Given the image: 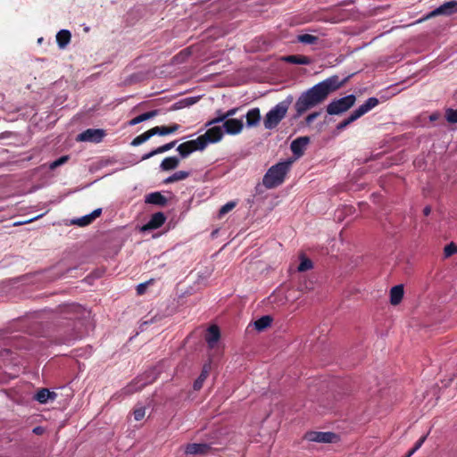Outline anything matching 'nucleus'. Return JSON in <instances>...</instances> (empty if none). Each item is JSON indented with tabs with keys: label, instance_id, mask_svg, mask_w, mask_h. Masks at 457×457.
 Here are the masks:
<instances>
[{
	"label": "nucleus",
	"instance_id": "1",
	"mask_svg": "<svg viewBox=\"0 0 457 457\" xmlns=\"http://www.w3.org/2000/svg\"><path fill=\"white\" fill-rule=\"evenodd\" d=\"M345 81L346 79L340 80L337 75H333L303 91L294 104L295 111L294 118L298 119L307 111L322 104L331 93L340 88Z\"/></svg>",
	"mask_w": 457,
	"mask_h": 457
},
{
	"label": "nucleus",
	"instance_id": "2",
	"mask_svg": "<svg viewBox=\"0 0 457 457\" xmlns=\"http://www.w3.org/2000/svg\"><path fill=\"white\" fill-rule=\"evenodd\" d=\"M293 100V96L289 95L266 113L263 120V125L266 129H273L280 123L286 117Z\"/></svg>",
	"mask_w": 457,
	"mask_h": 457
},
{
	"label": "nucleus",
	"instance_id": "3",
	"mask_svg": "<svg viewBox=\"0 0 457 457\" xmlns=\"http://www.w3.org/2000/svg\"><path fill=\"white\" fill-rule=\"evenodd\" d=\"M291 161L281 162L271 166L262 179V184L266 188H274L281 185L288 172Z\"/></svg>",
	"mask_w": 457,
	"mask_h": 457
},
{
	"label": "nucleus",
	"instance_id": "4",
	"mask_svg": "<svg viewBox=\"0 0 457 457\" xmlns=\"http://www.w3.org/2000/svg\"><path fill=\"white\" fill-rule=\"evenodd\" d=\"M68 322L65 327L62 328H59L60 338L58 339L59 344H70L71 341H74L79 337H81L82 333L78 328V325H80V320H79L77 316L67 318Z\"/></svg>",
	"mask_w": 457,
	"mask_h": 457
},
{
	"label": "nucleus",
	"instance_id": "5",
	"mask_svg": "<svg viewBox=\"0 0 457 457\" xmlns=\"http://www.w3.org/2000/svg\"><path fill=\"white\" fill-rule=\"evenodd\" d=\"M158 376L155 369L146 370L144 374L137 377L130 384L123 388L124 394L132 395L142 390L145 386L154 383Z\"/></svg>",
	"mask_w": 457,
	"mask_h": 457
},
{
	"label": "nucleus",
	"instance_id": "6",
	"mask_svg": "<svg viewBox=\"0 0 457 457\" xmlns=\"http://www.w3.org/2000/svg\"><path fill=\"white\" fill-rule=\"evenodd\" d=\"M355 101L356 96L354 95H348L330 102L327 105L326 111L329 115H339L352 108L354 105Z\"/></svg>",
	"mask_w": 457,
	"mask_h": 457
},
{
	"label": "nucleus",
	"instance_id": "7",
	"mask_svg": "<svg viewBox=\"0 0 457 457\" xmlns=\"http://www.w3.org/2000/svg\"><path fill=\"white\" fill-rule=\"evenodd\" d=\"M457 13V0H452L445 2L439 7L436 8L432 12H428L426 16L420 19L417 22L420 23L424 21H427L430 18L438 16V15H445L450 16L452 14Z\"/></svg>",
	"mask_w": 457,
	"mask_h": 457
},
{
	"label": "nucleus",
	"instance_id": "8",
	"mask_svg": "<svg viewBox=\"0 0 457 457\" xmlns=\"http://www.w3.org/2000/svg\"><path fill=\"white\" fill-rule=\"evenodd\" d=\"M224 136V130L221 126H212L209 128L204 135L198 137L201 143H203L204 148L208 144H214L222 139Z\"/></svg>",
	"mask_w": 457,
	"mask_h": 457
},
{
	"label": "nucleus",
	"instance_id": "9",
	"mask_svg": "<svg viewBox=\"0 0 457 457\" xmlns=\"http://www.w3.org/2000/svg\"><path fill=\"white\" fill-rule=\"evenodd\" d=\"M106 133L100 129H87L77 136L79 142H94L99 143L105 137Z\"/></svg>",
	"mask_w": 457,
	"mask_h": 457
},
{
	"label": "nucleus",
	"instance_id": "10",
	"mask_svg": "<svg viewBox=\"0 0 457 457\" xmlns=\"http://www.w3.org/2000/svg\"><path fill=\"white\" fill-rule=\"evenodd\" d=\"M337 438V435L333 432L309 431L304 435V439L317 443H334Z\"/></svg>",
	"mask_w": 457,
	"mask_h": 457
},
{
	"label": "nucleus",
	"instance_id": "11",
	"mask_svg": "<svg viewBox=\"0 0 457 457\" xmlns=\"http://www.w3.org/2000/svg\"><path fill=\"white\" fill-rule=\"evenodd\" d=\"M204 149L203 143H201L198 137L194 140L184 142L177 147V151L182 158H187L192 153L195 151H203Z\"/></svg>",
	"mask_w": 457,
	"mask_h": 457
},
{
	"label": "nucleus",
	"instance_id": "12",
	"mask_svg": "<svg viewBox=\"0 0 457 457\" xmlns=\"http://www.w3.org/2000/svg\"><path fill=\"white\" fill-rule=\"evenodd\" d=\"M211 445L206 443L202 444H187L185 446L184 452L189 455H207L212 452Z\"/></svg>",
	"mask_w": 457,
	"mask_h": 457
},
{
	"label": "nucleus",
	"instance_id": "13",
	"mask_svg": "<svg viewBox=\"0 0 457 457\" xmlns=\"http://www.w3.org/2000/svg\"><path fill=\"white\" fill-rule=\"evenodd\" d=\"M166 220V216L163 212H158L154 213L149 221L142 227L143 231L153 230L161 228Z\"/></svg>",
	"mask_w": 457,
	"mask_h": 457
},
{
	"label": "nucleus",
	"instance_id": "14",
	"mask_svg": "<svg viewBox=\"0 0 457 457\" xmlns=\"http://www.w3.org/2000/svg\"><path fill=\"white\" fill-rule=\"evenodd\" d=\"M221 127L227 134L237 135L243 130L244 124L242 120L228 119Z\"/></svg>",
	"mask_w": 457,
	"mask_h": 457
},
{
	"label": "nucleus",
	"instance_id": "15",
	"mask_svg": "<svg viewBox=\"0 0 457 457\" xmlns=\"http://www.w3.org/2000/svg\"><path fill=\"white\" fill-rule=\"evenodd\" d=\"M101 214H102V209L97 208L87 215H85L81 218L73 219L71 223L72 225H77L79 227H85V226L91 224Z\"/></svg>",
	"mask_w": 457,
	"mask_h": 457
},
{
	"label": "nucleus",
	"instance_id": "16",
	"mask_svg": "<svg viewBox=\"0 0 457 457\" xmlns=\"http://www.w3.org/2000/svg\"><path fill=\"white\" fill-rule=\"evenodd\" d=\"M309 142L308 137H300L293 140L290 145L292 153L298 157L302 156Z\"/></svg>",
	"mask_w": 457,
	"mask_h": 457
},
{
	"label": "nucleus",
	"instance_id": "17",
	"mask_svg": "<svg viewBox=\"0 0 457 457\" xmlns=\"http://www.w3.org/2000/svg\"><path fill=\"white\" fill-rule=\"evenodd\" d=\"M404 295V289L403 285H396L390 289V303L392 305H398Z\"/></svg>",
	"mask_w": 457,
	"mask_h": 457
},
{
	"label": "nucleus",
	"instance_id": "18",
	"mask_svg": "<svg viewBox=\"0 0 457 457\" xmlns=\"http://www.w3.org/2000/svg\"><path fill=\"white\" fill-rule=\"evenodd\" d=\"M379 104V101L376 97H370L368 98L365 103L361 105H360L355 112L358 113L359 117L361 118L367 112H369L370 110L375 108Z\"/></svg>",
	"mask_w": 457,
	"mask_h": 457
},
{
	"label": "nucleus",
	"instance_id": "19",
	"mask_svg": "<svg viewBox=\"0 0 457 457\" xmlns=\"http://www.w3.org/2000/svg\"><path fill=\"white\" fill-rule=\"evenodd\" d=\"M379 104V101L376 97H370L368 98L365 103L361 105H360L355 112L358 113L359 117L361 118L367 112H369L370 110L375 108Z\"/></svg>",
	"mask_w": 457,
	"mask_h": 457
},
{
	"label": "nucleus",
	"instance_id": "20",
	"mask_svg": "<svg viewBox=\"0 0 457 457\" xmlns=\"http://www.w3.org/2000/svg\"><path fill=\"white\" fill-rule=\"evenodd\" d=\"M379 104V101L376 97H370L368 98L365 103L361 105H360L355 112L358 113L359 117L361 118L367 112H369L370 110L375 108Z\"/></svg>",
	"mask_w": 457,
	"mask_h": 457
},
{
	"label": "nucleus",
	"instance_id": "21",
	"mask_svg": "<svg viewBox=\"0 0 457 457\" xmlns=\"http://www.w3.org/2000/svg\"><path fill=\"white\" fill-rule=\"evenodd\" d=\"M245 118H246V126L247 127H249V128L256 127L257 125H259L260 120H261L260 109L257 107L250 109L247 112Z\"/></svg>",
	"mask_w": 457,
	"mask_h": 457
},
{
	"label": "nucleus",
	"instance_id": "22",
	"mask_svg": "<svg viewBox=\"0 0 457 457\" xmlns=\"http://www.w3.org/2000/svg\"><path fill=\"white\" fill-rule=\"evenodd\" d=\"M145 203L158 206H165L168 203L167 198L160 192H153L145 196Z\"/></svg>",
	"mask_w": 457,
	"mask_h": 457
},
{
	"label": "nucleus",
	"instance_id": "23",
	"mask_svg": "<svg viewBox=\"0 0 457 457\" xmlns=\"http://www.w3.org/2000/svg\"><path fill=\"white\" fill-rule=\"evenodd\" d=\"M220 337V332L216 325L211 326L208 330L207 334L205 336V340L208 343L210 347H213L215 344L219 341Z\"/></svg>",
	"mask_w": 457,
	"mask_h": 457
},
{
	"label": "nucleus",
	"instance_id": "24",
	"mask_svg": "<svg viewBox=\"0 0 457 457\" xmlns=\"http://www.w3.org/2000/svg\"><path fill=\"white\" fill-rule=\"evenodd\" d=\"M210 371H211V363L210 362L204 363L203 366L201 374L194 382L193 387L195 390L198 391L202 388L204 382L209 376Z\"/></svg>",
	"mask_w": 457,
	"mask_h": 457
},
{
	"label": "nucleus",
	"instance_id": "25",
	"mask_svg": "<svg viewBox=\"0 0 457 457\" xmlns=\"http://www.w3.org/2000/svg\"><path fill=\"white\" fill-rule=\"evenodd\" d=\"M180 126L177 123L171 124L170 126H156L152 128L154 136H166L169 134H173L179 129Z\"/></svg>",
	"mask_w": 457,
	"mask_h": 457
},
{
	"label": "nucleus",
	"instance_id": "26",
	"mask_svg": "<svg viewBox=\"0 0 457 457\" xmlns=\"http://www.w3.org/2000/svg\"><path fill=\"white\" fill-rule=\"evenodd\" d=\"M57 395L54 392L49 391L47 388L39 389L34 396V399L40 403H46L48 400H54Z\"/></svg>",
	"mask_w": 457,
	"mask_h": 457
},
{
	"label": "nucleus",
	"instance_id": "27",
	"mask_svg": "<svg viewBox=\"0 0 457 457\" xmlns=\"http://www.w3.org/2000/svg\"><path fill=\"white\" fill-rule=\"evenodd\" d=\"M177 144V140H174V141H171L170 143H167L163 145H161L154 150H152L151 152L144 154L142 156V160H147L156 154H162V153H165V152H168L170 151V149H172Z\"/></svg>",
	"mask_w": 457,
	"mask_h": 457
},
{
	"label": "nucleus",
	"instance_id": "28",
	"mask_svg": "<svg viewBox=\"0 0 457 457\" xmlns=\"http://www.w3.org/2000/svg\"><path fill=\"white\" fill-rule=\"evenodd\" d=\"M160 111L159 110H152L150 112H144L133 119H131L129 121V126H135L137 124H139L143 121H145L149 119H152L155 116H157L159 114Z\"/></svg>",
	"mask_w": 457,
	"mask_h": 457
},
{
	"label": "nucleus",
	"instance_id": "29",
	"mask_svg": "<svg viewBox=\"0 0 457 457\" xmlns=\"http://www.w3.org/2000/svg\"><path fill=\"white\" fill-rule=\"evenodd\" d=\"M283 60L292 64L308 65L311 63V59L308 56L301 54L287 55Z\"/></svg>",
	"mask_w": 457,
	"mask_h": 457
},
{
	"label": "nucleus",
	"instance_id": "30",
	"mask_svg": "<svg viewBox=\"0 0 457 457\" xmlns=\"http://www.w3.org/2000/svg\"><path fill=\"white\" fill-rule=\"evenodd\" d=\"M71 34L67 29H62L56 34V42L60 48H64L70 43Z\"/></svg>",
	"mask_w": 457,
	"mask_h": 457
},
{
	"label": "nucleus",
	"instance_id": "31",
	"mask_svg": "<svg viewBox=\"0 0 457 457\" xmlns=\"http://www.w3.org/2000/svg\"><path fill=\"white\" fill-rule=\"evenodd\" d=\"M179 164V160L176 156L166 157L161 162L160 168L162 170H171L176 169Z\"/></svg>",
	"mask_w": 457,
	"mask_h": 457
},
{
	"label": "nucleus",
	"instance_id": "32",
	"mask_svg": "<svg viewBox=\"0 0 457 457\" xmlns=\"http://www.w3.org/2000/svg\"><path fill=\"white\" fill-rule=\"evenodd\" d=\"M197 102V98L195 97H187L179 100V102L173 104L170 107V111H177L185 107H188Z\"/></svg>",
	"mask_w": 457,
	"mask_h": 457
},
{
	"label": "nucleus",
	"instance_id": "33",
	"mask_svg": "<svg viewBox=\"0 0 457 457\" xmlns=\"http://www.w3.org/2000/svg\"><path fill=\"white\" fill-rule=\"evenodd\" d=\"M272 318L269 315H265L254 321V328L258 331H262L271 325Z\"/></svg>",
	"mask_w": 457,
	"mask_h": 457
},
{
	"label": "nucleus",
	"instance_id": "34",
	"mask_svg": "<svg viewBox=\"0 0 457 457\" xmlns=\"http://www.w3.org/2000/svg\"><path fill=\"white\" fill-rule=\"evenodd\" d=\"M154 136V133H153V129H148L147 131L144 132L143 134L136 137L132 142H131V145L133 146H137V145H140L141 144L145 143V141H147L150 137H152Z\"/></svg>",
	"mask_w": 457,
	"mask_h": 457
},
{
	"label": "nucleus",
	"instance_id": "35",
	"mask_svg": "<svg viewBox=\"0 0 457 457\" xmlns=\"http://www.w3.org/2000/svg\"><path fill=\"white\" fill-rule=\"evenodd\" d=\"M297 40L305 45H314L319 41V37L311 34H302L297 37Z\"/></svg>",
	"mask_w": 457,
	"mask_h": 457
},
{
	"label": "nucleus",
	"instance_id": "36",
	"mask_svg": "<svg viewBox=\"0 0 457 457\" xmlns=\"http://www.w3.org/2000/svg\"><path fill=\"white\" fill-rule=\"evenodd\" d=\"M228 118H227V115H226V112H223L221 110H217L216 111V117L213 118L212 120H209L205 126L206 127H210L212 125H215V124H218V123H220V122H225V120H227Z\"/></svg>",
	"mask_w": 457,
	"mask_h": 457
},
{
	"label": "nucleus",
	"instance_id": "37",
	"mask_svg": "<svg viewBox=\"0 0 457 457\" xmlns=\"http://www.w3.org/2000/svg\"><path fill=\"white\" fill-rule=\"evenodd\" d=\"M69 160V156L68 155H63L60 158H58L57 160L52 162L49 163V169L51 170H55L56 168L60 167L61 165L66 163Z\"/></svg>",
	"mask_w": 457,
	"mask_h": 457
},
{
	"label": "nucleus",
	"instance_id": "38",
	"mask_svg": "<svg viewBox=\"0 0 457 457\" xmlns=\"http://www.w3.org/2000/svg\"><path fill=\"white\" fill-rule=\"evenodd\" d=\"M445 118L449 123H457V109L448 108L445 111Z\"/></svg>",
	"mask_w": 457,
	"mask_h": 457
},
{
	"label": "nucleus",
	"instance_id": "39",
	"mask_svg": "<svg viewBox=\"0 0 457 457\" xmlns=\"http://www.w3.org/2000/svg\"><path fill=\"white\" fill-rule=\"evenodd\" d=\"M312 268V262L308 258H302L298 266V270L303 272Z\"/></svg>",
	"mask_w": 457,
	"mask_h": 457
},
{
	"label": "nucleus",
	"instance_id": "40",
	"mask_svg": "<svg viewBox=\"0 0 457 457\" xmlns=\"http://www.w3.org/2000/svg\"><path fill=\"white\" fill-rule=\"evenodd\" d=\"M456 253H457V245L453 242L446 245L444 249V254L445 257H450Z\"/></svg>",
	"mask_w": 457,
	"mask_h": 457
},
{
	"label": "nucleus",
	"instance_id": "41",
	"mask_svg": "<svg viewBox=\"0 0 457 457\" xmlns=\"http://www.w3.org/2000/svg\"><path fill=\"white\" fill-rule=\"evenodd\" d=\"M236 206V203L235 202H228L226 204H224L219 211V216L220 217H222L223 215H225L226 213H228V212H230L231 210H233Z\"/></svg>",
	"mask_w": 457,
	"mask_h": 457
},
{
	"label": "nucleus",
	"instance_id": "42",
	"mask_svg": "<svg viewBox=\"0 0 457 457\" xmlns=\"http://www.w3.org/2000/svg\"><path fill=\"white\" fill-rule=\"evenodd\" d=\"M427 439V436H421L414 445V446L408 452V456H411L416 451H418Z\"/></svg>",
	"mask_w": 457,
	"mask_h": 457
},
{
	"label": "nucleus",
	"instance_id": "43",
	"mask_svg": "<svg viewBox=\"0 0 457 457\" xmlns=\"http://www.w3.org/2000/svg\"><path fill=\"white\" fill-rule=\"evenodd\" d=\"M133 414H134V419L136 420H141L145 415V408L143 406L137 407L134 410Z\"/></svg>",
	"mask_w": 457,
	"mask_h": 457
},
{
	"label": "nucleus",
	"instance_id": "44",
	"mask_svg": "<svg viewBox=\"0 0 457 457\" xmlns=\"http://www.w3.org/2000/svg\"><path fill=\"white\" fill-rule=\"evenodd\" d=\"M189 175L190 173L185 170H179L172 174L175 182L186 179L189 177Z\"/></svg>",
	"mask_w": 457,
	"mask_h": 457
},
{
	"label": "nucleus",
	"instance_id": "45",
	"mask_svg": "<svg viewBox=\"0 0 457 457\" xmlns=\"http://www.w3.org/2000/svg\"><path fill=\"white\" fill-rule=\"evenodd\" d=\"M154 279H150L145 283H141L137 287V293L138 295H142L145 293L149 285L153 283Z\"/></svg>",
	"mask_w": 457,
	"mask_h": 457
},
{
	"label": "nucleus",
	"instance_id": "46",
	"mask_svg": "<svg viewBox=\"0 0 457 457\" xmlns=\"http://www.w3.org/2000/svg\"><path fill=\"white\" fill-rule=\"evenodd\" d=\"M320 115V112H313L308 114L305 118V123L311 125Z\"/></svg>",
	"mask_w": 457,
	"mask_h": 457
},
{
	"label": "nucleus",
	"instance_id": "47",
	"mask_svg": "<svg viewBox=\"0 0 457 457\" xmlns=\"http://www.w3.org/2000/svg\"><path fill=\"white\" fill-rule=\"evenodd\" d=\"M360 117L358 115V113L355 112V110L350 114V116L348 118L345 119L346 122L350 125L351 123H353V121H355L356 120H358Z\"/></svg>",
	"mask_w": 457,
	"mask_h": 457
},
{
	"label": "nucleus",
	"instance_id": "48",
	"mask_svg": "<svg viewBox=\"0 0 457 457\" xmlns=\"http://www.w3.org/2000/svg\"><path fill=\"white\" fill-rule=\"evenodd\" d=\"M360 117L358 115V113L355 112V110L350 114V116L348 118L345 119L346 122L350 125L351 123H353V121H355L356 120H358Z\"/></svg>",
	"mask_w": 457,
	"mask_h": 457
},
{
	"label": "nucleus",
	"instance_id": "49",
	"mask_svg": "<svg viewBox=\"0 0 457 457\" xmlns=\"http://www.w3.org/2000/svg\"><path fill=\"white\" fill-rule=\"evenodd\" d=\"M80 310V306H78V305H71V306H68L66 309H65V312L67 314H70V313H76L78 312Z\"/></svg>",
	"mask_w": 457,
	"mask_h": 457
},
{
	"label": "nucleus",
	"instance_id": "50",
	"mask_svg": "<svg viewBox=\"0 0 457 457\" xmlns=\"http://www.w3.org/2000/svg\"><path fill=\"white\" fill-rule=\"evenodd\" d=\"M237 112H238V108H237V107L228 110L226 112L227 118L232 119L231 117L236 115Z\"/></svg>",
	"mask_w": 457,
	"mask_h": 457
},
{
	"label": "nucleus",
	"instance_id": "51",
	"mask_svg": "<svg viewBox=\"0 0 457 457\" xmlns=\"http://www.w3.org/2000/svg\"><path fill=\"white\" fill-rule=\"evenodd\" d=\"M347 126H349V124L346 122L345 120H344L337 125V129L341 131L345 129Z\"/></svg>",
	"mask_w": 457,
	"mask_h": 457
},
{
	"label": "nucleus",
	"instance_id": "52",
	"mask_svg": "<svg viewBox=\"0 0 457 457\" xmlns=\"http://www.w3.org/2000/svg\"><path fill=\"white\" fill-rule=\"evenodd\" d=\"M440 117L439 113L437 112H435V113H432L430 116H429V120L430 121H435L436 120H438Z\"/></svg>",
	"mask_w": 457,
	"mask_h": 457
},
{
	"label": "nucleus",
	"instance_id": "53",
	"mask_svg": "<svg viewBox=\"0 0 457 457\" xmlns=\"http://www.w3.org/2000/svg\"><path fill=\"white\" fill-rule=\"evenodd\" d=\"M431 212V208L430 206H426L424 209H423V213L425 216H428Z\"/></svg>",
	"mask_w": 457,
	"mask_h": 457
},
{
	"label": "nucleus",
	"instance_id": "54",
	"mask_svg": "<svg viewBox=\"0 0 457 457\" xmlns=\"http://www.w3.org/2000/svg\"><path fill=\"white\" fill-rule=\"evenodd\" d=\"M163 182L165 184H170V183H173L175 181H174L173 176L171 175V176L168 177L167 179H165Z\"/></svg>",
	"mask_w": 457,
	"mask_h": 457
},
{
	"label": "nucleus",
	"instance_id": "55",
	"mask_svg": "<svg viewBox=\"0 0 457 457\" xmlns=\"http://www.w3.org/2000/svg\"><path fill=\"white\" fill-rule=\"evenodd\" d=\"M33 432L39 435L41 433V428L40 427H37L33 429Z\"/></svg>",
	"mask_w": 457,
	"mask_h": 457
},
{
	"label": "nucleus",
	"instance_id": "56",
	"mask_svg": "<svg viewBox=\"0 0 457 457\" xmlns=\"http://www.w3.org/2000/svg\"><path fill=\"white\" fill-rule=\"evenodd\" d=\"M42 215H39V217H41ZM38 218V216L37 217V219ZM34 220H36V218L34 219H30L28 222H30V221H33Z\"/></svg>",
	"mask_w": 457,
	"mask_h": 457
},
{
	"label": "nucleus",
	"instance_id": "57",
	"mask_svg": "<svg viewBox=\"0 0 457 457\" xmlns=\"http://www.w3.org/2000/svg\"><path fill=\"white\" fill-rule=\"evenodd\" d=\"M405 457H411V456H408V453L405 455Z\"/></svg>",
	"mask_w": 457,
	"mask_h": 457
}]
</instances>
